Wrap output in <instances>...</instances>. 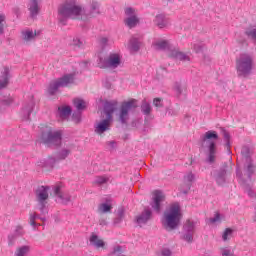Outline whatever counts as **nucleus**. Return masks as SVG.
Listing matches in <instances>:
<instances>
[{"instance_id":"nucleus-53","label":"nucleus","mask_w":256,"mask_h":256,"mask_svg":"<svg viewBox=\"0 0 256 256\" xmlns=\"http://www.w3.org/2000/svg\"><path fill=\"white\" fill-rule=\"evenodd\" d=\"M30 18L33 19V0H30L29 4Z\"/></svg>"},{"instance_id":"nucleus-19","label":"nucleus","mask_w":256,"mask_h":256,"mask_svg":"<svg viewBox=\"0 0 256 256\" xmlns=\"http://www.w3.org/2000/svg\"><path fill=\"white\" fill-rule=\"evenodd\" d=\"M111 209H113L111 199H107L106 202L98 205V213H111Z\"/></svg>"},{"instance_id":"nucleus-51","label":"nucleus","mask_w":256,"mask_h":256,"mask_svg":"<svg viewBox=\"0 0 256 256\" xmlns=\"http://www.w3.org/2000/svg\"><path fill=\"white\" fill-rule=\"evenodd\" d=\"M153 105H154L155 107H163V103H161V98H155V99L153 100Z\"/></svg>"},{"instance_id":"nucleus-38","label":"nucleus","mask_w":256,"mask_h":256,"mask_svg":"<svg viewBox=\"0 0 256 256\" xmlns=\"http://www.w3.org/2000/svg\"><path fill=\"white\" fill-rule=\"evenodd\" d=\"M233 237V229L226 228L222 234V241H229Z\"/></svg>"},{"instance_id":"nucleus-59","label":"nucleus","mask_w":256,"mask_h":256,"mask_svg":"<svg viewBox=\"0 0 256 256\" xmlns=\"http://www.w3.org/2000/svg\"><path fill=\"white\" fill-rule=\"evenodd\" d=\"M29 223L33 227V214H30Z\"/></svg>"},{"instance_id":"nucleus-10","label":"nucleus","mask_w":256,"mask_h":256,"mask_svg":"<svg viewBox=\"0 0 256 256\" xmlns=\"http://www.w3.org/2000/svg\"><path fill=\"white\" fill-rule=\"evenodd\" d=\"M165 201V194L161 190H154L152 192V202L151 207L156 213L161 211V203Z\"/></svg>"},{"instance_id":"nucleus-11","label":"nucleus","mask_w":256,"mask_h":256,"mask_svg":"<svg viewBox=\"0 0 256 256\" xmlns=\"http://www.w3.org/2000/svg\"><path fill=\"white\" fill-rule=\"evenodd\" d=\"M125 15L127 18L124 20V23L129 29H133V27H137L139 23V18L135 15V9L129 7L125 9Z\"/></svg>"},{"instance_id":"nucleus-57","label":"nucleus","mask_w":256,"mask_h":256,"mask_svg":"<svg viewBox=\"0 0 256 256\" xmlns=\"http://www.w3.org/2000/svg\"><path fill=\"white\" fill-rule=\"evenodd\" d=\"M99 224L102 225V227H105V225H107V220L101 219L99 220Z\"/></svg>"},{"instance_id":"nucleus-47","label":"nucleus","mask_w":256,"mask_h":256,"mask_svg":"<svg viewBox=\"0 0 256 256\" xmlns=\"http://www.w3.org/2000/svg\"><path fill=\"white\" fill-rule=\"evenodd\" d=\"M13 101H14L13 97H9L8 99L1 100L0 104L6 107H9V105H11Z\"/></svg>"},{"instance_id":"nucleus-15","label":"nucleus","mask_w":256,"mask_h":256,"mask_svg":"<svg viewBox=\"0 0 256 256\" xmlns=\"http://www.w3.org/2000/svg\"><path fill=\"white\" fill-rule=\"evenodd\" d=\"M117 109V101L106 102L104 105V112L106 114V118L113 121V113H115Z\"/></svg>"},{"instance_id":"nucleus-22","label":"nucleus","mask_w":256,"mask_h":256,"mask_svg":"<svg viewBox=\"0 0 256 256\" xmlns=\"http://www.w3.org/2000/svg\"><path fill=\"white\" fill-rule=\"evenodd\" d=\"M89 241L91 245H94V247H97V249L105 247V242L102 239H99V236L96 234H92Z\"/></svg>"},{"instance_id":"nucleus-56","label":"nucleus","mask_w":256,"mask_h":256,"mask_svg":"<svg viewBox=\"0 0 256 256\" xmlns=\"http://www.w3.org/2000/svg\"><path fill=\"white\" fill-rule=\"evenodd\" d=\"M88 65H89L88 62H81V63L79 64V67L82 68V69H87V66H88Z\"/></svg>"},{"instance_id":"nucleus-34","label":"nucleus","mask_w":256,"mask_h":256,"mask_svg":"<svg viewBox=\"0 0 256 256\" xmlns=\"http://www.w3.org/2000/svg\"><path fill=\"white\" fill-rule=\"evenodd\" d=\"M141 111L144 115H149L151 113V104L147 100L142 101Z\"/></svg>"},{"instance_id":"nucleus-63","label":"nucleus","mask_w":256,"mask_h":256,"mask_svg":"<svg viewBox=\"0 0 256 256\" xmlns=\"http://www.w3.org/2000/svg\"><path fill=\"white\" fill-rule=\"evenodd\" d=\"M37 219V215L33 214V220L35 221Z\"/></svg>"},{"instance_id":"nucleus-29","label":"nucleus","mask_w":256,"mask_h":256,"mask_svg":"<svg viewBox=\"0 0 256 256\" xmlns=\"http://www.w3.org/2000/svg\"><path fill=\"white\" fill-rule=\"evenodd\" d=\"M173 90L175 91L176 95H182L184 91H187V86L182 85L180 82H175Z\"/></svg>"},{"instance_id":"nucleus-37","label":"nucleus","mask_w":256,"mask_h":256,"mask_svg":"<svg viewBox=\"0 0 256 256\" xmlns=\"http://www.w3.org/2000/svg\"><path fill=\"white\" fill-rule=\"evenodd\" d=\"M246 163H247L246 173L248 175V178L251 179V175H253V173H255V166L253 165L251 160L246 161Z\"/></svg>"},{"instance_id":"nucleus-2","label":"nucleus","mask_w":256,"mask_h":256,"mask_svg":"<svg viewBox=\"0 0 256 256\" xmlns=\"http://www.w3.org/2000/svg\"><path fill=\"white\" fill-rule=\"evenodd\" d=\"M182 217L183 214H181V206H179V203L172 204L168 210L164 212L162 218L163 227H165L167 231L175 230L179 227Z\"/></svg>"},{"instance_id":"nucleus-31","label":"nucleus","mask_w":256,"mask_h":256,"mask_svg":"<svg viewBox=\"0 0 256 256\" xmlns=\"http://www.w3.org/2000/svg\"><path fill=\"white\" fill-rule=\"evenodd\" d=\"M93 183H94V185H98V187H100V185H105V184L109 183V177L96 176Z\"/></svg>"},{"instance_id":"nucleus-9","label":"nucleus","mask_w":256,"mask_h":256,"mask_svg":"<svg viewBox=\"0 0 256 256\" xmlns=\"http://www.w3.org/2000/svg\"><path fill=\"white\" fill-rule=\"evenodd\" d=\"M36 201L41 213H47V201H49V186H40L36 190Z\"/></svg>"},{"instance_id":"nucleus-4","label":"nucleus","mask_w":256,"mask_h":256,"mask_svg":"<svg viewBox=\"0 0 256 256\" xmlns=\"http://www.w3.org/2000/svg\"><path fill=\"white\" fill-rule=\"evenodd\" d=\"M238 77H249L253 71V56L247 53L240 54L236 59Z\"/></svg>"},{"instance_id":"nucleus-1","label":"nucleus","mask_w":256,"mask_h":256,"mask_svg":"<svg viewBox=\"0 0 256 256\" xmlns=\"http://www.w3.org/2000/svg\"><path fill=\"white\" fill-rule=\"evenodd\" d=\"M85 10L77 4V0H66L58 8V21L61 25H67L68 19H83Z\"/></svg>"},{"instance_id":"nucleus-13","label":"nucleus","mask_w":256,"mask_h":256,"mask_svg":"<svg viewBox=\"0 0 256 256\" xmlns=\"http://www.w3.org/2000/svg\"><path fill=\"white\" fill-rule=\"evenodd\" d=\"M24 235H25V230L23 229V226L21 225L16 226L14 233L8 236L9 247H13V245H15V239H17V237H23Z\"/></svg>"},{"instance_id":"nucleus-60","label":"nucleus","mask_w":256,"mask_h":256,"mask_svg":"<svg viewBox=\"0 0 256 256\" xmlns=\"http://www.w3.org/2000/svg\"><path fill=\"white\" fill-rule=\"evenodd\" d=\"M41 35V30L34 31V37H39Z\"/></svg>"},{"instance_id":"nucleus-26","label":"nucleus","mask_w":256,"mask_h":256,"mask_svg":"<svg viewBox=\"0 0 256 256\" xmlns=\"http://www.w3.org/2000/svg\"><path fill=\"white\" fill-rule=\"evenodd\" d=\"M195 225H197L196 222L187 220L184 224V233H195Z\"/></svg>"},{"instance_id":"nucleus-58","label":"nucleus","mask_w":256,"mask_h":256,"mask_svg":"<svg viewBox=\"0 0 256 256\" xmlns=\"http://www.w3.org/2000/svg\"><path fill=\"white\" fill-rule=\"evenodd\" d=\"M236 176L238 177V179H241L242 177L241 170L239 169L236 170Z\"/></svg>"},{"instance_id":"nucleus-41","label":"nucleus","mask_w":256,"mask_h":256,"mask_svg":"<svg viewBox=\"0 0 256 256\" xmlns=\"http://www.w3.org/2000/svg\"><path fill=\"white\" fill-rule=\"evenodd\" d=\"M209 223L214 225V223H221V214L219 212H216L214 214V217L209 218Z\"/></svg>"},{"instance_id":"nucleus-18","label":"nucleus","mask_w":256,"mask_h":256,"mask_svg":"<svg viewBox=\"0 0 256 256\" xmlns=\"http://www.w3.org/2000/svg\"><path fill=\"white\" fill-rule=\"evenodd\" d=\"M128 49L131 53H137L141 49V41L136 37H132L128 43Z\"/></svg>"},{"instance_id":"nucleus-3","label":"nucleus","mask_w":256,"mask_h":256,"mask_svg":"<svg viewBox=\"0 0 256 256\" xmlns=\"http://www.w3.org/2000/svg\"><path fill=\"white\" fill-rule=\"evenodd\" d=\"M219 139V134L215 130H209L202 136V147L207 149L208 163H215L217 157V145L215 141Z\"/></svg>"},{"instance_id":"nucleus-24","label":"nucleus","mask_w":256,"mask_h":256,"mask_svg":"<svg viewBox=\"0 0 256 256\" xmlns=\"http://www.w3.org/2000/svg\"><path fill=\"white\" fill-rule=\"evenodd\" d=\"M74 107H76L77 111H83L87 109V102H85L83 99L75 98L74 101Z\"/></svg>"},{"instance_id":"nucleus-21","label":"nucleus","mask_w":256,"mask_h":256,"mask_svg":"<svg viewBox=\"0 0 256 256\" xmlns=\"http://www.w3.org/2000/svg\"><path fill=\"white\" fill-rule=\"evenodd\" d=\"M154 23L157 27H159V29H164V27L169 25V20H167V18H165L163 15H158L156 16Z\"/></svg>"},{"instance_id":"nucleus-50","label":"nucleus","mask_w":256,"mask_h":256,"mask_svg":"<svg viewBox=\"0 0 256 256\" xmlns=\"http://www.w3.org/2000/svg\"><path fill=\"white\" fill-rule=\"evenodd\" d=\"M159 256H171V250L164 248L161 250L160 255Z\"/></svg>"},{"instance_id":"nucleus-17","label":"nucleus","mask_w":256,"mask_h":256,"mask_svg":"<svg viewBox=\"0 0 256 256\" xmlns=\"http://www.w3.org/2000/svg\"><path fill=\"white\" fill-rule=\"evenodd\" d=\"M151 219V210L145 209L139 216L136 217L137 224L142 227Z\"/></svg>"},{"instance_id":"nucleus-6","label":"nucleus","mask_w":256,"mask_h":256,"mask_svg":"<svg viewBox=\"0 0 256 256\" xmlns=\"http://www.w3.org/2000/svg\"><path fill=\"white\" fill-rule=\"evenodd\" d=\"M137 107V100L135 99L123 102L117 114L118 121L122 125H127V123H129V112L134 111V109H137Z\"/></svg>"},{"instance_id":"nucleus-61","label":"nucleus","mask_w":256,"mask_h":256,"mask_svg":"<svg viewBox=\"0 0 256 256\" xmlns=\"http://www.w3.org/2000/svg\"><path fill=\"white\" fill-rule=\"evenodd\" d=\"M101 43H102V45H106V43H107V38H102V39H101Z\"/></svg>"},{"instance_id":"nucleus-64","label":"nucleus","mask_w":256,"mask_h":256,"mask_svg":"<svg viewBox=\"0 0 256 256\" xmlns=\"http://www.w3.org/2000/svg\"><path fill=\"white\" fill-rule=\"evenodd\" d=\"M254 221H256V208H255V216H254Z\"/></svg>"},{"instance_id":"nucleus-43","label":"nucleus","mask_w":256,"mask_h":256,"mask_svg":"<svg viewBox=\"0 0 256 256\" xmlns=\"http://www.w3.org/2000/svg\"><path fill=\"white\" fill-rule=\"evenodd\" d=\"M222 133H223L224 140L226 142V147H231V143L229 142V139H231V136L229 135V132H227V130L222 128Z\"/></svg>"},{"instance_id":"nucleus-49","label":"nucleus","mask_w":256,"mask_h":256,"mask_svg":"<svg viewBox=\"0 0 256 256\" xmlns=\"http://www.w3.org/2000/svg\"><path fill=\"white\" fill-rule=\"evenodd\" d=\"M193 49L195 53H201L203 51V46H201V44H194Z\"/></svg>"},{"instance_id":"nucleus-35","label":"nucleus","mask_w":256,"mask_h":256,"mask_svg":"<svg viewBox=\"0 0 256 256\" xmlns=\"http://www.w3.org/2000/svg\"><path fill=\"white\" fill-rule=\"evenodd\" d=\"M241 154L245 162L251 161V150L249 149V147L247 146L242 147Z\"/></svg>"},{"instance_id":"nucleus-33","label":"nucleus","mask_w":256,"mask_h":256,"mask_svg":"<svg viewBox=\"0 0 256 256\" xmlns=\"http://www.w3.org/2000/svg\"><path fill=\"white\" fill-rule=\"evenodd\" d=\"M29 251H31V246H22L16 249L15 255L16 256H25L27 255V253H29Z\"/></svg>"},{"instance_id":"nucleus-48","label":"nucleus","mask_w":256,"mask_h":256,"mask_svg":"<svg viewBox=\"0 0 256 256\" xmlns=\"http://www.w3.org/2000/svg\"><path fill=\"white\" fill-rule=\"evenodd\" d=\"M72 45L74 47H83V42L79 38H74Z\"/></svg>"},{"instance_id":"nucleus-36","label":"nucleus","mask_w":256,"mask_h":256,"mask_svg":"<svg viewBox=\"0 0 256 256\" xmlns=\"http://www.w3.org/2000/svg\"><path fill=\"white\" fill-rule=\"evenodd\" d=\"M41 11V0H33V17H37Z\"/></svg>"},{"instance_id":"nucleus-7","label":"nucleus","mask_w":256,"mask_h":256,"mask_svg":"<svg viewBox=\"0 0 256 256\" xmlns=\"http://www.w3.org/2000/svg\"><path fill=\"white\" fill-rule=\"evenodd\" d=\"M63 139V132L61 130L52 131L42 134V140L48 147H59Z\"/></svg>"},{"instance_id":"nucleus-27","label":"nucleus","mask_w":256,"mask_h":256,"mask_svg":"<svg viewBox=\"0 0 256 256\" xmlns=\"http://www.w3.org/2000/svg\"><path fill=\"white\" fill-rule=\"evenodd\" d=\"M153 47L156 51H164V49H167V47H169V43L165 40L157 41L153 44Z\"/></svg>"},{"instance_id":"nucleus-5","label":"nucleus","mask_w":256,"mask_h":256,"mask_svg":"<svg viewBox=\"0 0 256 256\" xmlns=\"http://www.w3.org/2000/svg\"><path fill=\"white\" fill-rule=\"evenodd\" d=\"M75 75L76 73L66 74L52 82H50L48 86L49 95H55L61 87H69V85H73L75 83Z\"/></svg>"},{"instance_id":"nucleus-28","label":"nucleus","mask_w":256,"mask_h":256,"mask_svg":"<svg viewBox=\"0 0 256 256\" xmlns=\"http://www.w3.org/2000/svg\"><path fill=\"white\" fill-rule=\"evenodd\" d=\"M183 181L186 185L191 186L195 181V174L192 173L191 171L187 172L183 177Z\"/></svg>"},{"instance_id":"nucleus-44","label":"nucleus","mask_w":256,"mask_h":256,"mask_svg":"<svg viewBox=\"0 0 256 256\" xmlns=\"http://www.w3.org/2000/svg\"><path fill=\"white\" fill-rule=\"evenodd\" d=\"M22 37L24 41H31L33 39V32L32 31H23Z\"/></svg>"},{"instance_id":"nucleus-30","label":"nucleus","mask_w":256,"mask_h":256,"mask_svg":"<svg viewBox=\"0 0 256 256\" xmlns=\"http://www.w3.org/2000/svg\"><path fill=\"white\" fill-rule=\"evenodd\" d=\"M59 203H62V205H67V203L71 202V195H69L68 193H61L58 197H57Z\"/></svg>"},{"instance_id":"nucleus-25","label":"nucleus","mask_w":256,"mask_h":256,"mask_svg":"<svg viewBox=\"0 0 256 256\" xmlns=\"http://www.w3.org/2000/svg\"><path fill=\"white\" fill-rule=\"evenodd\" d=\"M225 175H227L225 169H222L217 173L215 180L218 185H225Z\"/></svg>"},{"instance_id":"nucleus-39","label":"nucleus","mask_w":256,"mask_h":256,"mask_svg":"<svg viewBox=\"0 0 256 256\" xmlns=\"http://www.w3.org/2000/svg\"><path fill=\"white\" fill-rule=\"evenodd\" d=\"M6 16L5 14H0V35L5 33V23H6Z\"/></svg>"},{"instance_id":"nucleus-62","label":"nucleus","mask_w":256,"mask_h":256,"mask_svg":"<svg viewBox=\"0 0 256 256\" xmlns=\"http://www.w3.org/2000/svg\"><path fill=\"white\" fill-rule=\"evenodd\" d=\"M248 195H249V197H253V191L248 190Z\"/></svg>"},{"instance_id":"nucleus-55","label":"nucleus","mask_w":256,"mask_h":256,"mask_svg":"<svg viewBox=\"0 0 256 256\" xmlns=\"http://www.w3.org/2000/svg\"><path fill=\"white\" fill-rule=\"evenodd\" d=\"M124 215H125V210H123V208L119 209L118 216L120 218V221H121L122 217H124Z\"/></svg>"},{"instance_id":"nucleus-12","label":"nucleus","mask_w":256,"mask_h":256,"mask_svg":"<svg viewBox=\"0 0 256 256\" xmlns=\"http://www.w3.org/2000/svg\"><path fill=\"white\" fill-rule=\"evenodd\" d=\"M111 123H113V120H111L110 118L100 120L94 125L95 133H97V135H103V133L111 131Z\"/></svg>"},{"instance_id":"nucleus-20","label":"nucleus","mask_w":256,"mask_h":256,"mask_svg":"<svg viewBox=\"0 0 256 256\" xmlns=\"http://www.w3.org/2000/svg\"><path fill=\"white\" fill-rule=\"evenodd\" d=\"M9 67H4V72L2 73V80H0V89H5L9 85Z\"/></svg>"},{"instance_id":"nucleus-16","label":"nucleus","mask_w":256,"mask_h":256,"mask_svg":"<svg viewBox=\"0 0 256 256\" xmlns=\"http://www.w3.org/2000/svg\"><path fill=\"white\" fill-rule=\"evenodd\" d=\"M168 56L177 61H189V56L179 51L178 49H171L168 52Z\"/></svg>"},{"instance_id":"nucleus-54","label":"nucleus","mask_w":256,"mask_h":256,"mask_svg":"<svg viewBox=\"0 0 256 256\" xmlns=\"http://www.w3.org/2000/svg\"><path fill=\"white\" fill-rule=\"evenodd\" d=\"M121 251H123L121 246H116L113 250V255H116V253H121Z\"/></svg>"},{"instance_id":"nucleus-23","label":"nucleus","mask_w":256,"mask_h":256,"mask_svg":"<svg viewBox=\"0 0 256 256\" xmlns=\"http://www.w3.org/2000/svg\"><path fill=\"white\" fill-rule=\"evenodd\" d=\"M59 117L61 119H67L69 115H71V107L70 106H62L58 108Z\"/></svg>"},{"instance_id":"nucleus-46","label":"nucleus","mask_w":256,"mask_h":256,"mask_svg":"<svg viewBox=\"0 0 256 256\" xmlns=\"http://www.w3.org/2000/svg\"><path fill=\"white\" fill-rule=\"evenodd\" d=\"M90 9H91L92 13H99V3L92 1Z\"/></svg>"},{"instance_id":"nucleus-14","label":"nucleus","mask_w":256,"mask_h":256,"mask_svg":"<svg viewBox=\"0 0 256 256\" xmlns=\"http://www.w3.org/2000/svg\"><path fill=\"white\" fill-rule=\"evenodd\" d=\"M69 155H71V149L63 148L56 154V157H49L48 163H55L56 161H63V160H65L66 157H69Z\"/></svg>"},{"instance_id":"nucleus-8","label":"nucleus","mask_w":256,"mask_h":256,"mask_svg":"<svg viewBox=\"0 0 256 256\" xmlns=\"http://www.w3.org/2000/svg\"><path fill=\"white\" fill-rule=\"evenodd\" d=\"M121 65V54L110 53L107 59L99 58L98 67L100 69H117Z\"/></svg>"},{"instance_id":"nucleus-40","label":"nucleus","mask_w":256,"mask_h":256,"mask_svg":"<svg viewBox=\"0 0 256 256\" xmlns=\"http://www.w3.org/2000/svg\"><path fill=\"white\" fill-rule=\"evenodd\" d=\"M245 35H247V37H250V39H254L256 41V28L246 29Z\"/></svg>"},{"instance_id":"nucleus-45","label":"nucleus","mask_w":256,"mask_h":256,"mask_svg":"<svg viewBox=\"0 0 256 256\" xmlns=\"http://www.w3.org/2000/svg\"><path fill=\"white\" fill-rule=\"evenodd\" d=\"M193 232H185L183 235L184 241H187V243H193Z\"/></svg>"},{"instance_id":"nucleus-42","label":"nucleus","mask_w":256,"mask_h":256,"mask_svg":"<svg viewBox=\"0 0 256 256\" xmlns=\"http://www.w3.org/2000/svg\"><path fill=\"white\" fill-rule=\"evenodd\" d=\"M61 189H63V184H61V183H58V184L53 186V191H54L55 197H58L60 194L63 193L61 191Z\"/></svg>"},{"instance_id":"nucleus-52","label":"nucleus","mask_w":256,"mask_h":256,"mask_svg":"<svg viewBox=\"0 0 256 256\" xmlns=\"http://www.w3.org/2000/svg\"><path fill=\"white\" fill-rule=\"evenodd\" d=\"M72 119L73 121H75V123H79L81 121V113L78 112L76 114H73Z\"/></svg>"},{"instance_id":"nucleus-32","label":"nucleus","mask_w":256,"mask_h":256,"mask_svg":"<svg viewBox=\"0 0 256 256\" xmlns=\"http://www.w3.org/2000/svg\"><path fill=\"white\" fill-rule=\"evenodd\" d=\"M22 113H23V116H22V121H29L31 122V113H33V108L30 107V108H23L22 109Z\"/></svg>"}]
</instances>
